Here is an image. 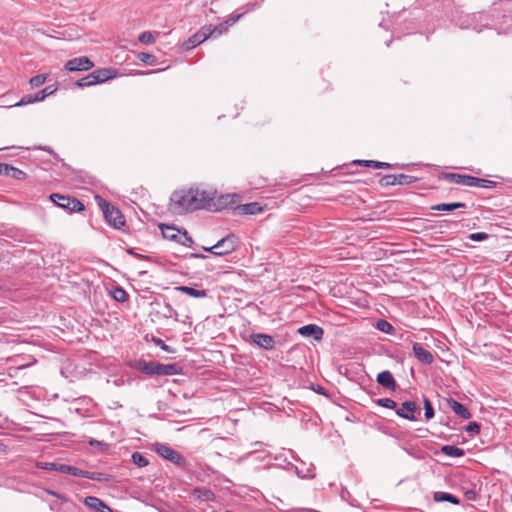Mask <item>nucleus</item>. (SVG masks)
Segmentation results:
<instances>
[{
  "label": "nucleus",
  "mask_w": 512,
  "mask_h": 512,
  "mask_svg": "<svg viewBox=\"0 0 512 512\" xmlns=\"http://www.w3.org/2000/svg\"><path fill=\"white\" fill-rule=\"evenodd\" d=\"M215 192L200 189L175 191L170 198V210L174 214H183L199 209H210Z\"/></svg>",
  "instance_id": "obj_1"
},
{
  "label": "nucleus",
  "mask_w": 512,
  "mask_h": 512,
  "mask_svg": "<svg viewBox=\"0 0 512 512\" xmlns=\"http://www.w3.org/2000/svg\"><path fill=\"white\" fill-rule=\"evenodd\" d=\"M95 199L109 225L116 229H121L125 225V218L121 211L99 196H96Z\"/></svg>",
  "instance_id": "obj_2"
},
{
  "label": "nucleus",
  "mask_w": 512,
  "mask_h": 512,
  "mask_svg": "<svg viewBox=\"0 0 512 512\" xmlns=\"http://www.w3.org/2000/svg\"><path fill=\"white\" fill-rule=\"evenodd\" d=\"M115 71L109 68L97 69L85 77L77 80L76 85L80 88L90 87L96 84L103 83L107 80L114 78Z\"/></svg>",
  "instance_id": "obj_3"
},
{
  "label": "nucleus",
  "mask_w": 512,
  "mask_h": 512,
  "mask_svg": "<svg viewBox=\"0 0 512 512\" xmlns=\"http://www.w3.org/2000/svg\"><path fill=\"white\" fill-rule=\"evenodd\" d=\"M137 367L147 375H175L178 370L176 364H160L152 361H139Z\"/></svg>",
  "instance_id": "obj_4"
},
{
  "label": "nucleus",
  "mask_w": 512,
  "mask_h": 512,
  "mask_svg": "<svg viewBox=\"0 0 512 512\" xmlns=\"http://www.w3.org/2000/svg\"><path fill=\"white\" fill-rule=\"evenodd\" d=\"M239 245V240L234 234H229L219 240L215 245L209 248H204L205 251L210 252L215 256H225L234 252Z\"/></svg>",
  "instance_id": "obj_5"
},
{
  "label": "nucleus",
  "mask_w": 512,
  "mask_h": 512,
  "mask_svg": "<svg viewBox=\"0 0 512 512\" xmlns=\"http://www.w3.org/2000/svg\"><path fill=\"white\" fill-rule=\"evenodd\" d=\"M159 228L165 239L174 241L183 246L190 247L193 244L192 238L188 235L186 230L181 231L174 226L160 224Z\"/></svg>",
  "instance_id": "obj_6"
},
{
  "label": "nucleus",
  "mask_w": 512,
  "mask_h": 512,
  "mask_svg": "<svg viewBox=\"0 0 512 512\" xmlns=\"http://www.w3.org/2000/svg\"><path fill=\"white\" fill-rule=\"evenodd\" d=\"M50 200L58 207L63 208L68 212H80L84 210V204L77 198L65 196L61 194H51Z\"/></svg>",
  "instance_id": "obj_7"
},
{
  "label": "nucleus",
  "mask_w": 512,
  "mask_h": 512,
  "mask_svg": "<svg viewBox=\"0 0 512 512\" xmlns=\"http://www.w3.org/2000/svg\"><path fill=\"white\" fill-rule=\"evenodd\" d=\"M155 452L178 467L184 468L187 466L186 459L179 452L165 444H156Z\"/></svg>",
  "instance_id": "obj_8"
},
{
  "label": "nucleus",
  "mask_w": 512,
  "mask_h": 512,
  "mask_svg": "<svg viewBox=\"0 0 512 512\" xmlns=\"http://www.w3.org/2000/svg\"><path fill=\"white\" fill-rule=\"evenodd\" d=\"M94 67V63L86 56L76 57L68 60L64 68L70 72L88 71Z\"/></svg>",
  "instance_id": "obj_9"
},
{
  "label": "nucleus",
  "mask_w": 512,
  "mask_h": 512,
  "mask_svg": "<svg viewBox=\"0 0 512 512\" xmlns=\"http://www.w3.org/2000/svg\"><path fill=\"white\" fill-rule=\"evenodd\" d=\"M212 25L203 26L197 33L189 37L185 45L187 49L196 47L207 38L211 37Z\"/></svg>",
  "instance_id": "obj_10"
},
{
  "label": "nucleus",
  "mask_w": 512,
  "mask_h": 512,
  "mask_svg": "<svg viewBox=\"0 0 512 512\" xmlns=\"http://www.w3.org/2000/svg\"><path fill=\"white\" fill-rule=\"evenodd\" d=\"M251 341L258 347L265 350H272L275 348V340L271 335L264 333H253L250 335Z\"/></svg>",
  "instance_id": "obj_11"
},
{
  "label": "nucleus",
  "mask_w": 512,
  "mask_h": 512,
  "mask_svg": "<svg viewBox=\"0 0 512 512\" xmlns=\"http://www.w3.org/2000/svg\"><path fill=\"white\" fill-rule=\"evenodd\" d=\"M83 503L86 507L95 512H114L111 507L96 496L85 497Z\"/></svg>",
  "instance_id": "obj_12"
},
{
  "label": "nucleus",
  "mask_w": 512,
  "mask_h": 512,
  "mask_svg": "<svg viewBox=\"0 0 512 512\" xmlns=\"http://www.w3.org/2000/svg\"><path fill=\"white\" fill-rule=\"evenodd\" d=\"M418 410V406L414 401H405L402 406L396 409V414L404 419L414 421L416 418L414 413Z\"/></svg>",
  "instance_id": "obj_13"
},
{
  "label": "nucleus",
  "mask_w": 512,
  "mask_h": 512,
  "mask_svg": "<svg viewBox=\"0 0 512 512\" xmlns=\"http://www.w3.org/2000/svg\"><path fill=\"white\" fill-rule=\"evenodd\" d=\"M298 333L304 337H312L320 341L323 338L324 330L316 324H308L300 327Z\"/></svg>",
  "instance_id": "obj_14"
},
{
  "label": "nucleus",
  "mask_w": 512,
  "mask_h": 512,
  "mask_svg": "<svg viewBox=\"0 0 512 512\" xmlns=\"http://www.w3.org/2000/svg\"><path fill=\"white\" fill-rule=\"evenodd\" d=\"M242 15L243 14L231 15L229 18H227L224 22L220 23L219 25L212 26L211 37H218L225 33L230 26L234 25L236 22L239 21Z\"/></svg>",
  "instance_id": "obj_15"
},
{
  "label": "nucleus",
  "mask_w": 512,
  "mask_h": 512,
  "mask_svg": "<svg viewBox=\"0 0 512 512\" xmlns=\"http://www.w3.org/2000/svg\"><path fill=\"white\" fill-rule=\"evenodd\" d=\"M263 211V208L258 202H251L247 204H240L234 207L235 215H255Z\"/></svg>",
  "instance_id": "obj_16"
},
{
  "label": "nucleus",
  "mask_w": 512,
  "mask_h": 512,
  "mask_svg": "<svg viewBox=\"0 0 512 512\" xmlns=\"http://www.w3.org/2000/svg\"><path fill=\"white\" fill-rule=\"evenodd\" d=\"M413 352H414V355L415 357L422 363L424 364H431L433 361H434V356L433 354L425 349L421 344L419 343H414L413 344Z\"/></svg>",
  "instance_id": "obj_17"
},
{
  "label": "nucleus",
  "mask_w": 512,
  "mask_h": 512,
  "mask_svg": "<svg viewBox=\"0 0 512 512\" xmlns=\"http://www.w3.org/2000/svg\"><path fill=\"white\" fill-rule=\"evenodd\" d=\"M445 179L450 181L451 183L473 187L474 176L457 174V173H447L445 174Z\"/></svg>",
  "instance_id": "obj_18"
},
{
  "label": "nucleus",
  "mask_w": 512,
  "mask_h": 512,
  "mask_svg": "<svg viewBox=\"0 0 512 512\" xmlns=\"http://www.w3.org/2000/svg\"><path fill=\"white\" fill-rule=\"evenodd\" d=\"M377 382L386 389L394 391L397 387L392 373L388 370L382 371L377 375Z\"/></svg>",
  "instance_id": "obj_19"
},
{
  "label": "nucleus",
  "mask_w": 512,
  "mask_h": 512,
  "mask_svg": "<svg viewBox=\"0 0 512 512\" xmlns=\"http://www.w3.org/2000/svg\"><path fill=\"white\" fill-rule=\"evenodd\" d=\"M447 405L456 415L463 419H470L472 416L470 411L464 405L453 398L447 399Z\"/></svg>",
  "instance_id": "obj_20"
},
{
  "label": "nucleus",
  "mask_w": 512,
  "mask_h": 512,
  "mask_svg": "<svg viewBox=\"0 0 512 512\" xmlns=\"http://www.w3.org/2000/svg\"><path fill=\"white\" fill-rule=\"evenodd\" d=\"M240 199V196L238 194H226L221 195L217 200V207L216 210H220L226 207L233 206L236 204Z\"/></svg>",
  "instance_id": "obj_21"
},
{
  "label": "nucleus",
  "mask_w": 512,
  "mask_h": 512,
  "mask_svg": "<svg viewBox=\"0 0 512 512\" xmlns=\"http://www.w3.org/2000/svg\"><path fill=\"white\" fill-rule=\"evenodd\" d=\"M175 289L193 298L207 297V291L204 289L199 290L188 286H177Z\"/></svg>",
  "instance_id": "obj_22"
},
{
  "label": "nucleus",
  "mask_w": 512,
  "mask_h": 512,
  "mask_svg": "<svg viewBox=\"0 0 512 512\" xmlns=\"http://www.w3.org/2000/svg\"><path fill=\"white\" fill-rule=\"evenodd\" d=\"M465 207H466V204L463 202H453V203H439V204L433 205L431 207V209L435 210V211L450 212V211H454L456 209L465 208Z\"/></svg>",
  "instance_id": "obj_23"
},
{
  "label": "nucleus",
  "mask_w": 512,
  "mask_h": 512,
  "mask_svg": "<svg viewBox=\"0 0 512 512\" xmlns=\"http://www.w3.org/2000/svg\"><path fill=\"white\" fill-rule=\"evenodd\" d=\"M433 499L436 502H450L454 505H458L460 503L459 499L456 496L450 493L440 491L434 493Z\"/></svg>",
  "instance_id": "obj_24"
},
{
  "label": "nucleus",
  "mask_w": 512,
  "mask_h": 512,
  "mask_svg": "<svg viewBox=\"0 0 512 512\" xmlns=\"http://www.w3.org/2000/svg\"><path fill=\"white\" fill-rule=\"evenodd\" d=\"M441 452L444 455L450 456V457H462L465 454V451L462 448H459L454 445H444L441 447Z\"/></svg>",
  "instance_id": "obj_25"
},
{
  "label": "nucleus",
  "mask_w": 512,
  "mask_h": 512,
  "mask_svg": "<svg viewBox=\"0 0 512 512\" xmlns=\"http://www.w3.org/2000/svg\"><path fill=\"white\" fill-rule=\"evenodd\" d=\"M193 493L202 501H214L216 498L214 492L206 488H196Z\"/></svg>",
  "instance_id": "obj_26"
},
{
  "label": "nucleus",
  "mask_w": 512,
  "mask_h": 512,
  "mask_svg": "<svg viewBox=\"0 0 512 512\" xmlns=\"http://www.w3.org/2000/svg\"><path fill=\"white\" fill-rule=\"evenodd\" d=\"M85 478L98 482H110L112 480V476L107 473L89 471H86Z\"/></svg>",
  "instance_id": "obj_27"
},
{
  "label": "nucleus",
  "mask_w": 512,
  "mask_h": 512,
  "mask_svg": "<svg viewBox=\"0 0 512 512\" xmlns=\"http://www.w3.org/2000/svg\"><path fill=\"white\" fill-rule=\"evenodd\" d=\"M356 163H358L360 165H365L368 167H373L376 169H386V168L391 167V164H389V163L374 161V160H358V161H356Z\"/></svg>",
  "instance_id": "obj_28"
},
{
  "label": "nucleus",
  "mask_w": 512,
  "mask_h": 512,
  "mask_svg": "<svg viewBox=\"0 0 512 512\" xmlns=\"http://www.w3.org/2000/svg\"><path fill=\"white\" fill-rule=\"evenodd\" d=\"M496 186H497V182H495V181L478 178V177L474 176L473 187L492 189V188H495Z\"/></svg>",
  "instance_id": "obj_29"
},
{
  "label": "nucleus",
  "mask_w": 512,
  "mask_h": 512,
  "mask_svg": "<svg viewBox=\"0 0 512 512\" xmlns=\"http://www.w3.org/2000/svg\"><path fill=\"white\" fill-rule=\"evenodd\" d=\"M111 295L113 297L114 300L118 301V302H125L128 300V294L127 292L122 288V287H115L112 291H111Z\"/></svg>",
  "instance_id": "obj_30"
},
{
  "label": "nucleus",
  "mask_w": 512,
  "mask_h": 512,
  "mask_svg": "<svg viewBox=\"0 0 512 512\" xmlns=\"http://www.w3.org/2000/svg\"><path fill=\"white\" fill-rule=\"evenodd\" d=\"M132 461L138 467H146L149 465V460L140 452H134L132 454Z\"/></svg>",
  "instance_id": "obj_31"
},
{
  "label": "nucleus",
  "mask_w": 512,
  "mask_h": 512,
  "mask_svg": "<svg viewBox=\"0 0 512 512\" xmlns=\"http://www.w3.org/2000/svg\"><path fill=\"white\" fill-rule=\"evenodd\" d=\"M7 176L16 180H23L26 178V173L10 165Z\"/></svg>",
  "instance_id": "obj_32"
},
{
  "label": "nucleus",
  "mask_w": 512,
  "mask_h": 512,
  "mask_svg": "<svg viewBox=\"0 0 512 512\" xmlns=\"http://www.w3.org/2000/svg\"><path fill=\"white\" fill-rule=\"evenodd\" d=\"M46 79V74H38L29 80V84L32 88H38L45 83Z\"/></svg>",
  "instance_id": "obj_33"
},
{
  "label": "nucleus",
  "mask_w": 512,
  "mask_h": 512,
  "mask_svg": "<svg viewBox=\"0 0 512 512\" xmlns=\"http://www.w3.org/2000/svg\"><path fill=\"white\" fill-rule=\"evenodd\" d=\"M416 178L411 175L398 174L396 175V185H408L415 182Z\"/></svg>",
  "instance_id": "obj_34"
},
{
  "label": "nucleus",
  "mask_w": 512,
  "mask_h": 512,
  "mask_svg": "<svg viewBox=\"0 0 512 512\" xmlns=\"http://www.w3.org/2000/svg\"><path fill=\"white\" fill-rule=\"evenodd\" d=\"M138 40L142 44H153L155 42V37L150 31H144L139 35Z\"/></svg>",
  "instance_id": "obj_35"
},
{
  "label": "nucleus",
  "mask_w": 512,
  "mask_h": 512,
  "mask_svg": "<svg viewBox=\"0 0 512 512\" xmlns=\"http://www.w3.org/2000/svg\"><path fill=\"white\" fill-rule=\"evenodd\" d=\"M376 327L385 333L391 334L394 331V327L386 320H379Z\"/></svg>",
  "instance_id": "obj_36"
},
{
  "label": "nucleus",
  "mask_w": 512,
  "mask_h": 512,
  "mask_svg": "<svg viewBox=\"0 0 512 512\" xmlns=\"http://www.w3.org/2000/svg\"><path fill=\"white\" fill-rule=\"evenodd\" d=\"M376 404L381 407H385V408H389V409H395L397 406L396 402L390 398L377 399Z\"/></svg>",
  "instance_id": "obj_37"
},
{
  "label": "nucleus",
  "mask_w": 512,
  "mask_h": 512,
  "mask_svg": "<svg viewBox=\"0 0 512 512\" xmlns=\"http://www.w3.org/2000/svg\"><path fill=\"white\" fill-rule=\"evenodd\" d=\"M425 418L430 420L434 417V408L428 398H424Z\"/></svg>",
  "instance_id": "obj_38"
},
{
  "label": "nucleus",
  "mask_w": 512,
  "mask_h": 512,
  "mask_svg": "<svg viewBox=\"0 0 512 512\" xmlns=\"http://www.w3.org/2000/svg\"><path fill=\"white\" fill-rule=\"evenodd\" d=\"M138 59L146 64L153 65L156 63V57L152 54L141 52L138 54Z\"/></svg>",
  "instance_id": "obj_39"
},
{
  "label": "nucleus",
  "mask_w": 512,
  "mask_h": 512,
  "mask_svg": "<svg viewBox=\"0 0 512 512\" xmlns=\"http://www.w3.org/2000/svg\"><path fill=\"white\" fill-rule=\"evenodd\" d=\"M380 184L381 186H394L396 185V175H392V174H388V175H384L381 179H380Z\"/></svg>",
  "instance_id": "obj_40"
},
{
  "label": "nucleus",
  "mask_w": 512,
  "mask_h": 512,
  "mask_svg": "<svg viewBox=\"0 0 512 512\" xmlns=\"http://www.w3.org/2000/svg\"><path fill=\"white\" fill-rule=\"evenodd\" d=\"M32 103H35L34 99H33V95L29 94V95L23 96L20 99V101L17 102L14 106L15 107H21V106H25V105L32 104Z\"/></svg>",
  "instance_id": "obj_41"
},
{
  "label": "nucleus",
  "mask_w": 512,
  "mask_h": 512,
  "mask_svg": "<svg viewBox=\"0 0 512 512\" xmlns=\"http://www.w3.org/2000/svg\"><path fill=\"white\" fill-rule=\"evenodd\" d=\"M468 237L470 240H473V241H484V240L488 239L489 235L485 232H476V233H471Z\"/></svg>",
  "instance_id": "obj_42"
},
{
  "label": "nucleus",
  "mask_w": 512,
  "mask_h": 512,
  "mask_svg": "<svg viewBox=\"0 0 512 512\" xmlns=\"http://www.w3.org/2000/svg\"><path fill=\"white\" fill-rule=\"evenodd\" d=\"M37 467L44 470L56 471L57 463L53 462H38Z\"/></svg>",
  "instance_id": "obj_43"
},
{
  "label": "nucleus",
  "mask_w": 512,
  "mask_h": 512,
  "mask_svg": "<svg viewBox=\"0 0 512 512\" xmlns=\"http://www.w3.org/2000/svg\"><path fill=\"white\" fill-rule=\"evenodd\" d=\"M465 430L470 433H479L480 432V425L477 422H470Z\"/></svg>",
  "instance_id": "obj_44"
},
{
  "label": "nucleus",
  "mask_w": 512,
  "mask_h": 512,
  "mask_svg": "<svg viewBox=\"0 0 512 512\" xmlns=\"http://www.w3.org/2000/svg\"><path fill=\"white\" fill-rule=\"evenodd\" d=\"M69 475H73V476H77V477H83L85 478V475H86V471L84 470H81L77 467H74V466H71L70 467V473Z\"/></svg>",
  "instance_id": "obj_45"
},
{
  "label": "nucleus",
  "mask_w": 512,
  "mask_h": 512,
  "mask_svg": "<svg viewBox=\"0 0 512 512\" xmlns=\"http://www.w3.org/2000/svg\"><path fill=\"white\" fill-rule=\"evenodd\" d=\"M154 343H155L156 345H158V346H159L162 350H164V351H167V352H170V353H171V352H174V350H173V349H171L168 345H166V344L164 343V341H163V340H161V339H154Z\"/></svg>",
  "instance_id": "obj_46"
},
{
  "label": "nucleus",
  "mask_w": 512,
  "mask_h": 512,
  "mask_svg": "<svg viewBox=\"0 0 512 512\" xmlns=\"http://www.w3.org/2000/svg\"><path fill=\"white\" fill-rule=\"evenodd\" d=\"M70 465L57 463L56 471L63 473V474H69L70 473Z\"/></svg>",
  "instance_id": "obj_47"
},
{
  "label": "nucleus",
  "mask_w": 512,
  "mask_h": 512,
  "mask_svg": "<svg viewBox=\"0 0 512 512\" xmlns=\"http://www.w3.org/2000/svg\"><path fill=\"white\" fill-rule=\"evenodd\" d=\"M41 91L43 94H45V98H46V97L52 95L56 91V88L54 86L50 85V86H46Z\"/></svg>",
  "instance_id": "obj_48"
},
{
  "label": "nucleus",
  "mask_w": 512,
  "mask_h": 512,
  "mask_svg": "<svg viewBox=\"0 0 512 512\" xmlns=\"http://www.w3.org/2000/svg\"><path fill=\"white\" fill-rule=\"evenodd\" d=\"M34 102H40L45 99V94L42 93V91H38L33 95Z\"/></svg>",
  "instance_id": "obj_49"
},
{
  "label": "nucleus",
  "mask_w": 512,
  "mask_h": 512,
  "mask_svg": "<svg viewBox=\"0 0 512 512\" xmlns=\"http://www.w3.org/2000/svg\"><path fill=\"white\" fill-rule=\"evenodd\" d=\"M9 167H10V165H8V164L0 163V175L7 176Z\"/></svg>",
  "instance_id": "obj_50"
},
{
  "label": "nucleus",
  "mask_w": 512,
  "mask_h": 512,
  "mask_svg": "<svg viewBox=\"0 0 512 512\" xmlns=\"http://www.w3.org/2000/svg\"><path fill=\"white\" fill-rule=\"evenodd\" d=\"M46 491H47L48 494H50L52 496H55V497H57V498H59V499H61L63 501L67 500L63 495H61V494H59V493H57L55 491H52V490H46Z\"/></svg>",
  "instance_id": "obj_51"
},
{
  "label": "nucleus",
  "mask_w": 512,
  "mask_h": 512,
  "mask_svg": "<svg viewBox=\"0 0 512 512\" xmlns=\"http://www.w3.org/2000/svg\"><path fill=\"white\" fill-rule=\"evenodd\" d=\"M413 223L415 224L416 227H414L412 230L418 232L420 225L423 224L422 220L421 219H417Z\"/></svg>",
  "instance_id": "obj_52"
},
{
  "label": "nucleus",
  "mask_w": 512,
  "mask_h": 512,
  "mask_svg": "<svg viewBox=\"0 0 512 512\" xmlns=\"http://www.w3.org/2000/svg\"><path fill=\"white\" fill-rule=\"evenodd\" d=\"M193 258H206L207 256L204 255V254H199V253H193L191 255Z\"/></svg>",
  "instance_id": "obj_53"
},
{
  "label": "nucleus",
  "mask_w": 512,
  "mask_h": 512,
  "mask_svg": "<svg viewBox=\"0 0 512 512\" xmlns=\"http://www.w3.org/2000/svg\"><path fill=\"white\" fill-rule=\"evenodd\" d=\"M166 308L168 309V312L171 314L172 312H174L176 314V311L172 308V306L170 304H166Z\"/></svg>",
  "instance_id": "obj_54"
},
{
  "label": "nucleus",
  "mask_w": 512,
  "mask_h": 512,
  "mask_svg": "<svg viewBox=\"0 0 512 512\" xmlns=\"http://www.w3.org/2000/svg\"><path fill=\"white\" fill-rule=\"evenodd\" d=\"M41 149H43V150H45V151H47V152H49L51 154H54L53 151L50 148H48V147H41Z\"/></svg>",
  "instance_id": "obj_55"
},
{
  "label": "nucleus",
  "mask_w": 512,
  "mask_h": 512,
  "mask_svg": "<svg viewBox=\"0 0 512 512\" xmlns=\"http://www.w3.org/2000/svg\"><path fill=\"white\" fill-rule=\"evenodd\" d=\"M90 444H91V445H97V444H100V442H99V441H96V440H93V441H91V442H90Z\"/></svg>",
  "instance_id": "obj_56"
},
{
  "label": "nucleus",
  "mask_w": 512,
  "mask_h": 512,
  "mask_svg": "<svg viewBox=\"0 0 512 512\" xmlns=\"http://www.w3.org/2000/svg\"><path fill=\"white\" fill-rule=\"evenodd\" d=\"M5 449V445L0 443V450H4Z\"/></svg>",
  "instance_id": "obj_57"
},
{
  "label": "nucleus",
  "mask_w": 512,
  "mask_h": 512,
  "mask_svg": "<svg viewBox=\"0 0 512 512\" xmlns=\"http://www.w3.org/2000/svg\"><path fill=\"white\" fill-rule=\"evenodd\" d=\"M466 495H469V500H472V494H469V492H466Z\"/></svg>",
  "instance_id": "obj_58"
},
{
  "label": "nucleus",
  "mask_w": 512,
  "mask_h": 512,
  "mask_svg": "<svg viewBox=\"0 0 512 512\" xmlns=\"http://www.w3.org/2000/svg\"><path fill=\"white\" fill-rule=\"evenodd\" d=\"M466 495H469V500H472V494H469V492H466Z\"/></svg>",
  "instance_id": "obj_59"
},
{
  "label": "nucleus",
  "mask_w": 512,
  "mask_h": 512,
  "mask_svg": "<svg viewBox=\"0 0 512 512\" xmlns=\"http://www.w3.org/2000/svg\"><path fill=\"white\" fill-rule=\"evenodd\" d=\"M466 495H469V500H472V494H469V492H466Z\"/></svg>",
  "instance_id": "obj_60"
},
{
  "label": "nucleus",
  "mask_w": 512,
  "mask_h": 512,
  "mask_svg": "<svg viewBox=\"0 0 512 512\" xmlns=\"http://www.w3.org/2000/svg\"><path fill=\"white\" fill-rule=\"evenodd\" d=\"M318 392H319V393H323V388H321V387H320V388L318 389Z\"/></svg>",
  "instance_id": "obj_61"
}]
</instances>
